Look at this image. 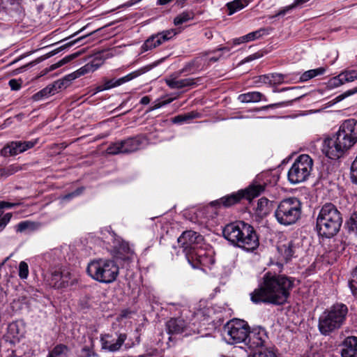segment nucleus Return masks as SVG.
<instances>
[{"instance_id":"e2e57ef3","label":"nucleus","mask_w":357,"mask_h":357,"mask_svg":"<svg viewBox=\"0 0 357 357\" xmlns=\"http://www.w3.org/2000/svg\"><path fill=\"white\" fill-rule=\"evenodd\" d=\"M129 314V312L128 310H123L121 312L119 317L121 319L126 318L128 317V314Z\"/></svg>"},{"instance_id":"dca6fc26","label":"nucleus","mask_w":357,"mask_h":357,"mask_svg":"<svg viewBox=\"0 0 357 357\" xmlns=\"http://www.w3.org/2000/svg\"><path fill=\"white\" fill-rule=\"evenodd\" d=\"M167 328L169 334H180L185 333V335H190L188 331L189 326L181 318L171 319L167 322Z\"/></svg>"},{"instance_id":"6e6d98bb","label":"nucleus","mask_w":357,"mask_h":357,"mask_svg":"<svg viewBox=\"0 0 357 357\" xmlns=\"http://www.w3.org/2000/svg\"><path fill=\"white\" fill-rule=\"evenodd\" d=\"M232 43L234 45H240L241 43H246L245 36H241L240 38H234L232 40Z\"/></svg>"},{"instance_id":"f704fd0d","label":"nucleus","mask_w":357,"mask_h":357,"mask_svg":"<svg viewBox=\"0 0 357 357\" xmlns=\"http://www.w3.org/2000/svg\"><path fill=\"white\" fill-rule=\"evenodd\" d=\"M54 91L52 88V85H49L44 88L43 89L40 90L36 94L33 96V99L36 101L40 100L44 97H48L49 96L54 95Z\"/></svg>"},{"instance_id":"603ef678","label":"nucleus","mask_w":357,"mask_h":357,"mask_svg":"<svg viewBox=\"0 0 357 357\" xmlns=\"http://www.w3.org/2000/svg\"><path fill=\"white\" fill-rule=\"evenodd\" d=\"M116 83H117V79L116 80L110 79V80L105 81L103 84L105 90H108L112 88L119 86V84H116Z\"/></svg>"},{"instance_id":"5701e85b","label":"nucleus","mask_w":357,"mask_h":357,"mask_svg":"<svg viewBox=\"0 0 357 357\" xmlns=\"http://www.w3.org/2000/svg\"><path fill=\"white\" fill-rule=\"evenodd\" d=\"M152 68V66H144L135 71H133L128 75H126V76L124 77H122L119 79H117V83L116 84H119V86L127 82H129L146 73H147L148 71H149Z\"/></svg>"},{"instance_id":"2eb2a0df","label":"nucleus","mask_w":357,"mask_h":357,"mask_svg":"<svg viewBox=\"0 0 357 357\" xmlns=\"http://www.w3.org/2000/svg\"><path fill=\"white\" fill-rule=\"evenodd\" d=\"M342 357H357V337L349 336L340 344Z\"/></svg>"},{"instance_id":"a878e982","label":"nucleus","mask_w":357,"mask_h":357,"mask_svg":"<svg viewBox=\"0 0 357 357\" xmlns=\"http://www.w3.org/2000/svg\"><path fill=\"white\" fill-rule=\"evenodd\" d=\"M79 54H80V52H75L74 54H70V55H68V56H65L64 58H63L62 59L59 61L57 63H54V64L51 65L49 68H47L44 69L43 75H45V74L48 73L49 72L54 70L55 69H56V68L63 66L64 64L70 62L73 59H74L76 57H77Z\"/></svg>"},{"instance_id":"b1692460","label":"nucleus","mask_w":357,"mask_h":357,"mask_svg":"<svg viewBox=\"0 0 357 357\" xmlns=\"http://www.w3.org/2000/svg\"><path fill=\"white\" fill-rule=\"evenodd\" d=\"M264 190V186L263 185H251L247 189L243 191H240L243 195V197H245L248 200H252L255 197L259 196Z\"/></svg>"},{"instance_id":"9b49d317","label":"nucleus","mask_w":357,"mask_h":357,"mask_svg":"<svg viewBox=\"0 0 357 357\" xmlns=\"http://www.w3.org/2000/svg\"><path fill=\"white\" fill-rule=\"evenodd\" d=\"M48 282L54 289H62L76 284L77 279L68 271L55 270L51 273Z\"/></svg>"},{"instance_id":"412c9836","label":"nucleus","mask_w":357,"mask_h":357,"mask_svg":"<svg viewBox=\"0 0 357 357\" xmlns=\"http://www.w3.org/2000/svg\"><path fill=\"white\" fill-rule=\"evenodd\" d=\"M100 66V64L98 62L93 61L81 67L77 70L68 75V78L70 79H75L82 75L94 72L99 68Z\"/></svg>"},{"instance_id":"3c124183","label":"nucleus","mask_w":357,"mask_h":357,"mask_svg":"<svg viewBox=\"0 0 357 357\" xmlns=\"http://www.w3.org/2000/svg\"><path fill=\"white\" fill-rule=\"evenodd\" d=\"M271 78H270V74L268 75H261L259 77H257V79L255 81V83H261L264 84H268L271 86Z\"/></svg>"},{"instance_id":"4468645a","label":"nucleus","mask_w":357,"mask_h":357,"mask_svg":"<svg viewBox=\"0 0 357 357\" xmlns=\"http://www.w3.org/2000/svg\"><path fill=\"white\" fill-rule=\"evenodd\" d=\"M268 337L265 331L261 328L249 331L248 336L245 344L251 349L261 348L266 342Z\"/></svg>"},{"instance_id":"de8ad7c7","label":"nucleus","mask_w":357,"mask_h":357,"mask_svg":"<svg viewBox=\"0 0 357 357\" xmlns=\"http://www.w3.org/2000/svg\"><path fill=\"white\" fill-rule=\"evenodd\" d=\"M20 169V167L16 165H11L8 166V167L3 169V174L6 176H10L12 174H14L15 173L17 172Z\"/></svg>"},{"instance_id":"f8f14e48","label":"nucleus","mask_w":357,"mask_h":357,"mask_svg":"<svg viewBox=\"0 0 357 357\" xmlns=\"http://www.w3.org/2000/svg\"><path fill=\"white\" fill-rule=\"evenodd\" d=\"M176 34V33L174 29H169L153 35L144 42L142 46V49L144 52L151 50L160 45L164 42L169 40Z\"/></svg>"},{"instance_id":"aec40b11","label":"nucleus","mask_w":357,"mask_h":357,"mask_svg":"<svg viewBox=\"0 0 357 357\" xmlns=\"http://www.w3.org/2000/svg\"><path fill=\"white\" fill-rule=\"evenodd\" d=\"M123 153H130L140 149L143 139L139 137H130L121 140Z\"/></svg>"},{"instance_id":"0eeeda50","label":"nucleus","mask_w":357,"mask_h":357,"mask_svg":"<svg viewBox=\"0 0 357 357\" xmlns=\"http://www.w3.org/2000/svg\"><path fill=\"white\" fill-rule=\"evenodd\" d=\"M86 272L93 280L109 284L116 280L119 275V266L113 260L99 259L88 264Z\"/></svg>"},{"instance_id":"8fccbe9b","label":"nucleus","mask_w":357,"mask_h":357,"mask_svg":"<svg viewBox=\"0 0 357 357\" xmlns=\"http://www.w3.org/2000/svg\"><path fill=\"white\" fill-rule=\"evenodd\" d=\"M31 222L28 221L21 222L17 225L16 231L17 232H22L31 227Z\"/></svg>"},{"instance_id":"f257e3e1","label":"nucleus","mask_w":357,"mask_h":357,"mask_svg":"<svg viewBox=\"0 0 357 357\" xmlns=\"http://www.w3.org/2000/svg\"><path fill=\"white\" fill-rule=\"evenodd\" d=\"M294 285V280L291 278L266 273L259 287L250 293V300L255 304L264 303L282 305L289 298Z\"/></svg>"},{"instance_id":"79ce46f5","label":"nucleus","mask_w":357,"mask_h":357,"mask_svg":"<svg viewBox=\"0 0 357 357\" xmlns=\"http://www.w3.org/2000/svg\"><path fill=\"white\" fill-rule=\"evenodd\" d=\"M271 78V86H275L281 84L282 83H287V81H285L286 75L280 74V73H272L270 74Z\"/></svg>"},{"instance_id":"5fc2aeb1","label":"nucleus","mask_w":357,"mask_h":357,"mask_svg":"<svg viewBox=\"0 0 357 357\" xmlns=\"http://www.w3.org/2000/svg\"><path fill=\"white\" fill-rule=\"evenodd\" d=\"M15 205H17V204L10 203V202H0V209L4 208H11Z\"/></svg>"},{"instance_id":"4d7b16f0","label":"nucleus","mask_w":357,"mask_h":357,"mask_svg":"<svg viewBox=\"0 0 357 357\" xmlns=\"http://www.w3.org/2000/svg\"><path fill=\"white\" fill-rule=\"evenodd\" d=\"M12 218V213H8L6 214H5L1 218V220L6 224L7 225L10 220V218Z\"/></svg>"},{"instance_id":"6e6552de","label":"nucleus","mask_w":357,"mask_h":357,"mask_svg":"<svg viewBox=\"0 0 357 357\" xmlns=\"http://www.w3.org/2000/svg\"><path fill=\"white\" fill-rule=\"evenodd\" d=\"M302 204L296 197L282 199L275 211L277 221L282 225L289 226L296 223L301 218Z\"/></svg>"},{"instance_id":"423d86ee","label":"nucleus","mask_w":357,"mask_h":357,"mask_svg":"<svg viewBox=\"0 0 357 357\" xmlns=\"http://www.w3.org/2000/svg\"><path fill=\"white\" fill-rule=\"evenodd\" d=\"M348 308L346 305L336 303L326 310L319 318L318 328L324 335H328L344 324Z\"/></svg>"},{"instance_id":"393cba45","label":"nucleus","mask_w":357,"mask_h":357,"mask_svg":"<svg viewBox=\"0 0 357 357\" xmlns=\"http://www.w3.org/2000/svg\"><path fill=\"white\" fill-rule=\"evenodd\" d=\"M249 3V0H234L233 1L228 2L226 7L228 10V15H231L234 13L242 10L247 6Z\"/></svg>"},{"instance_id":"0e129e2a","label":"nucleus","mask_w":357,"mask_h":357,"mask_svg":"<svg viewBox=\"0 0 357 357\" xmlns=\"http://www.w3.org/2000/svg\"><path fill=\"white\" fill-rule=\"evenodd\" d=\"M164 105L162 103V102H160L158 103H156L152 108H151V110H153V109H159L162 107H163Z\"/></svg>"},{"instance_id":"72a5a7b5","label":"nucleus","mask_w":357,"mask_h":357,"mask_svg":"<svg viewBox=\"0 0 357 357\" xmlns=\"http://www.w3.org/2000/svg\"><path fill=\"white\" fill-rule=\"evenodd\" d=\"M198 116V114L195 112H191L187 114L176 116L172 119L174 123H182L183 122H189L190 120L195 119Z\"/></svg>"},{"instance_id":"4be33fe9","label":"nucleus","mask_w":357,"mask_h":357,"mask_svg":"<svg viewBox=\"0 0 357 357\" xmlns=\"http://www.w3.org/2000/svg\"><path fill=\"white\" fill-rule=\"evenodd\" d=\"M241 102H257L260 100L266 101V97L260 92L252 91L246 93L241 94L238 98Z\"/></svg>"},{"instance_id":"e433bc0d","label":"nucleus","mask_w":357,"mask_h":357,"mask_svg":"<svg viewBox=\"0 0 357 357\" xmlns=\"http://www.w3.org/2000/svg\"><path fill=\"white\" fill-rule=\"evenodd\" d=\"M249 357H278L275 351L273 348L260 349L258 352L249 356Z\"/></svg>"},{"instance_id":"39448f33","label":"nucleus","mask_w":357,"mask_h":357,"mask_svg":"<svg viewBox=\"0 0 357 357\" xmlns=\"http://www.w3.org/2000/svg\"><path fill=\"white\" fill-rule=\"evenodd\" d=\"M342 223V218L340 211L333 204H326L319 213L316 227L320 236L331 238L338 232Z\"/></svg>"},{"instance_id":"cd10ccee","label":"nucleus","mask_w":357,"mask_h":357,"mask_svg":"<svg viewBox=\"0 0 357 357\" xmlns=\"http://www.w3.org/2000/svg\"><path fill=\"white\" fill-rule=\"evenodd\" d=\"M294 244L291 241L278 246V251L287 261L294 255Z\"/></svg>"},{"instance_id":"c9c22d12","label":"nucleus","mask_w":357,"mask_h":357,"mask_svg":"<svg viewBox=\"0 0 357 357\" xmlns=\"http://www.w3.org/2000/svg\"><path fill=\"white\" fill-rule=\"evenodd\" d=\"M266 34H268V29L263 28V29H260L257 31L250 32L248 34L245 35L244 36H245V41L247 43L249 41H252V40L258 39L260 37H261L262 36L266 35Z\"/></svg>"},{"instance_id":"20e7f679","label":"nucleus","mask_w":357,"mask_h":357,"mask_svg":"<svg viewBox=\"0 0 357 357\" xmlns=\"http://www.w3.org/2000/svg\"><path fill=\"white\" fill-rule=\"evenodd\" d=\"M204 241L202 235L194 231H185L178 238V243L185 253L188 262L193 268H198V264L206 265L207 257L199 248Z\"/></svg>"},{"instance_id":"864d4df0","label":"nucleus","mask_w":357,"mask_h":357,"mask_svg":"<svg viewBox=\"0 0 357 357\" xmlns=\"http://www.w3.org/2000/svg\"><path fill=\"white\" fill-rule=\"evenodd\" d=\"M8 84L12 90L17 91L21 88V84L15 79H10Z\"/></svg>"},{"instance_id":"6ab92c4d","label":"nucleus","mask_w":357,"mask_h":357,"mask_svg":"<svg viewBox=\"0 0 357 357\" xmlns=\"http://www.w3.org/2000/svg\"><path fill=\"white\" fill-rule=\"evenodd\" d=\"M165 83L170 89H180L187 86H192L195 84V82L192 78L177 79L174 75H170L169 77L165 79Z\"/></svg>"},{"instance_id":"37998d69","label":"nucleus","mask_w":357,"mask_h":357,"mask_svg":"<svg viewBox=\"0 0 357 357\" xmlns=\"http://www.w3.org/2000/svg\"><path fill=\"white\" fill-rule=\"evenodd\" d=\"M63 48V47H59V48H58L56 50H54L49 52L45 57H39V58L36 59V60L29 63L28 64L24 66L23 68H26L29 67V66H33L34 65L41 62L44 59L55 55L56 54H57Z\"/></svg>"},{"instance_id":"a19ab883","label":"nucleus","mask_w":357,"mask_h":357,"mask_svg":"<svg viewBox=\"0 0 357 357\" xmlns=\"http://www.w3.org/2000/svg\"><path fill=\"white\" fill-rule=\"evenodd\" d=\"M346 225L349 231L357 234V211L351 214Z\"/></svg>"},{"instance_id":"7ed1b4c3","label":"nucleus","mask_w":357,"mask_h":357,"mask_svg":"<svg viewBox=\"0 0 357 357\" xmlns=\"http://www.w3.org/2000/svg\"><path fill=\"white\" fill-rule=\"evenodd\" d=\"M223 236L232 245L246 251H253L259 245V238L252 226L243 221L227 225L222 230Z\"/></svg>"},{"instance_id":"774afa93","label":"nucleus","mask_w":357,"mask_h":357,"mask_svg":"<svg viewBox=\"0 0 357 357\" xmlns=\"http://www.w3.org/2000/svg\"><path fill=\"white\" fill-rule=\"evenodd\" d=\"M221 56V55H220L219 56H213V57H211L209 59H208V61L209 62H215V61H218L220 59V57Z\"/></svg>"},{"instance_id":"69168bd1","label":"nucleus","mask_w":357,"mask_h":357,"mask_svg":"<svg viewBox=\"0 0 357 357\" xmlns=\"http://www.w3.org/2000/svg\"><path fill=\"white\" fill-rule=\"evenodd\" d=\"M176 99V98H168L165 100H163L162 101L164 106L166 105H168L169 103H171L172 101H174V100Z\"/></svg>"},{"instance_id":"c85d7f7f","label":"nucleus","mask_w":357,"mask_h":357,"mask_svg":"<svg viewBox=\"0 0 357 357\" xmlns=\"http://www.w3.org/2000/svg\"><path fill=\"white\" fill-rule=\"evenodd\" d=\"M326 71L325 68L320 67L316 69H312L305 71L300 77V81L301 82H306L310 79H312L318 75H323Z\"/></svg>"},{"instance_id":"58836bf2","label":"nucleus","mask_w":357,"mask_h":357,"mask_svg":"<svg viewBox=\"0 0 357 357\" xmlns=\"http://www.w3.org/2000/svg\"><path fill=\"white\" fill-rule=\"evenodd\" d=\"M107 153L110 155L123 153L121 142L118 141L111 144L107 149Z\"/></svg>"},{"instance_id":"7c9ffc66","label":"nucleus","mask_w":357,"mask_h":357,"mask_svg":"<svg viewBox=\"0 0 357 357\" xmlns=\"http://www.w3.org/2000/svg\"><path fill=\"white\" fill-rule=\"evenodd\" d=\"M69 349L64 344L56 345L48 354L47 357H67Z\"/></svg>"},{"instance_id":"ea45409f","label":"nucleus","mask_w":357,"mask_h":357,"mask_svg":"<svg viewBox=\"0 0 357 357\" xmlns=\"http://www.w3.org/2000/svg\"><path fill=\"white\" fill-rule=\"evenodd\" d=\"M341 77L344 79V83L351 82L357 79V70H347L341 73Z\"/></svg>"},{"instance_id":"49530a36","label":"nucleus","mask_w":357,"mask_h":357,"mask_svg":"<svg viewBox=\"0 0 357 357\" xmlns=\"http://www.w3.org/2000/svg\"><path fill=\"white\" fill-rule=\"evenodd\" d=\"M357 93V87H354L351 89L347 90L344 93L339 95L335 98L336 102H340L344 100L345 98H347L351 95H354Z\"/></svg>"},{"instance_id":"9d476101","label":"nucleus","mask_w":357,"mask_h":357,"mask_svg":"<svg viewBox=\"0 0 357 357\" xmlns=\"http://www.w3.org/2000/svg\"><path fill=\"white\" fill-rule=\"evenodd\" d=\"M312 165V160L308 155L303 154L298 156L288 172L289 181L291 183L305 181L310 176Z\"/></svg>"},{"instance_id":"052dcab7","label":"nucleus","mask_w":357,"mask_h":357,"mask_svg":"<svg viewBox=\"0 0 357 357\" xmlns=\"http://www.w3.org/2000/svg\"><path fill=\"white\" fill-rule=\"evenodd\" d=\"M105 91V89H104L103 85L98 86H96V87L94 89L93 94H96L97 93L100 92V91Z\"/></svg>"},{"instance_id":"4c0bfd02","label":"nucleus","mask_w":357,"mask_h":357,"mask_svg":"<svg viewBox=\"0 0 357 357\" xmlns=\"http://www.w3.org/2000/svg\"><path fill=\"white\" fill-rule=\"evenodd\" d=\"M73 80V79L68 78V75H66L63 79L54 82L52 84L54 93L57 92L59 90L66 88Z\"/></svg>"},{"instance_id":"bb28decb","label":"nucleus","mask_w":357,"mask_h":357,"mask_svg":"<svg viewBox=\"0 0 357 357\" xmlns=\"http://www.w3.org/2000/svg\"><path fill=\"white\" fill-rule=\"evenodd\" d=\"M243 197V195L239 191L237 193H234L221 198L219 202L223 206L228 207L238 203Z\"/></svg>"},{"instance_id":"1a4fd4ad","label":"nucleus","mask_w":357,"mask_h":357,"mask_svg":"<svg viewBox=\"0 0 357 357\" xmlns=\"http://www.w3.org/2000/svg\"><path fill=\"white\" fill-rule=\"evenodd\" d=\"M250 326L241 319H232L228 321L223 328L224 337L229 344H237L247 340Z\"/></svg>"},{"instance_id":"a18cd8bd","label":"nucleus","mask_w":357,"mask_h":357,"mask_svg":"<svg viewBox=\"0 0 357 357\" xmlns=\"http://www.w3.org/2000/svg\"><path fill=\"white\" fill-rule=\"evenodd\" d=\"M341 73H340L337 76L331 78L329 80V85L332 87H338L344 83V79H342Z\"/></svg>"},{"instance_id":"bf43d9fd","label":"nucleus","mask_w":357,"mask_h":357,"mask_svg":"<svg viewBox=\"0 0 357 357\" xmlns=\"http://www.w3.org/2000/svg\"><path fill=\"white\" fill-rule=\"evenodd\" d=\"M151 101V99L149 96H144L140 100V103L142 105H148Z\"/></svg>"},{"instance_id":"c03bdc74","label":"nucleus","mask_w":357,"mask_h":357,"mask_svg":"<svg viewBox=\"0 0 357 357\" xmlns=\"http://www.w3.org/2000/svg\"><path fill=\"white\" fill-rule=\"evenodd\" d=\"M29 275V266L25 261H21L19 264V276L21 279H26Z\"/></svg>"},{"instance_id":"a211bd4d","label":"nucleus","mask_w":357,"mask_h":357,"mask_svg":"<svg viewBox=\"0 0 357 357\" xmlns=\"http://www.w3.org/2000/svg\"><path fill=\"white\" fill-rule=\"evenodd\" d=\"M113 248L119 255H123L122 259H128L133 252L128 242L123 241L120 237L113 236Z\"/></svg>"},{"instance_id":"09e8293b","label":"nucleus","mask_w":357,"mask_h":357,"mask_svg":"<svg viewBox=\"0 0 357 357\" xmlns=\"http://www.w3.org/2000/svg\"><path fill=\"white\" fill-rule=\"evenodd\" d=\"M83 190H84L83 188H78V189L75 190V191H73L70 193H68V194L64 195L63 197H62V199L63 200H70V199L79 195L83 192Z\"/></svg>"},{"instance_id":"13d9d810","label":"nucleus","mask_w":357,"mask_h":357,"mask_svg":"<svg viewBox=\"0 0 357 357\" xmlns=\"http://www.w3.org/2000/svg\"><path fill=\"white\" fill-rule=\"evenodd\" d=\"M231 48L229 47H219L216 50H214L212 52H206L205 53V55H208L209 53H215L216 52H218V51H226V52H229L230 51Z\"/></svg>"},{"instance_id":"f3484780","label":"nucleus","mask_w":357,"mask_h":357,"mask_svg":"<svg viewBox=\"0 0 357 357\" xmlns=\"http://www.w3.org/2000/svg\"><path fill=\"white\" fill-rule=\"evenodd\" d=\"M108 337H109V335L108 334L101 335L100 342L102 349L104 350H107L109 351L114 352L120 349V348L126 341L127 335L124 333L119 334V335L118 336V339L114 343H112L111 342L107 340V338Z\"/></svg>"},{"instance_id":"ddd939ff","label":"nucleus","mask_w":357,"mask_h":357,"mask_svg":"<svg viewBox=\"0 0 357 357\" xmlns=\"http://www.w3.org/2000/svg\"><path fill=\"white\" fill-rule=\"evenodd\" d=\"M36 142V140L12 142L1 149V153L4 157L15 155L33 147Z\"/></svg>"},{"instance_id":"338daca9","label":"nucleus","mask_w":357,"mask_h":357,"mask_svg":"<svg viewBox=\"0 0 357 357\" xmlns=\"http://www.w3.org/2000/svg\"><path fill=\"white\" fill-rule=\"evenodd\" d=\"M256 58H257V56L255 55H250V56H248L247 58H245V61L248 62V61L255 59Z\"/></svg>"},{"instance_id":"f03ea898","label":"nucleus","mask_w":357,"mask_h":357,"mask_svg":"<svg viewBox=\"0 0 357 357\" xmlns=\"http://www.w3.org/2000/svg\"><path fill=\"white\" fill-rule=\"evenodd\" d=\"M357 142V121H344L333 137L324 141L323 151L327 157L335 160L341 157Z\"/></svg>"},{"instance_id":"473e14b6","label":"nucleus","mask_w":357,"mask_h":357,"mask_svg":"<svg viewBox=\"0 0 357 357\" xmlns=\"http://www.w3.org/2000/svg\"><path fill=\"white\" fill-rule=\"evenodd\" d=\"M194 18V13L192 11H184L174 19V24L176 26L181 25Z\"/></svg>"},{"instance_id":"c756f323","label":"nucleus","mask_w":357,"mask_h":357,"mask_svg":"<svg viewBox=\"0 0 357 357\" xmlns=\"http://www.w3.org/2000/svg\"><path fill=\"white\" fill-rule=\"evenodd\" d=\"M8 337L12 339L13 342L18 341L22 336L17 323L13 322L8 326Z\"/></svg>"},{"instance_id":"680f3d73","label":"nucleus","mask_w":357,"mask_h":357,"mask_svg":"<svg viewBox=\"0 0 357 357\" xmlns=\"http://www.w3.org/2000/svg\"><path fill=\"white\" fill-rule=\"evenodd\" d=\"M172 1L173 0H158L157 4L163 6V5H166V4L169 3V2Z\"/></svg>"},{"instance_id":"2f4dec72","label":"nucleus","mask_w":357,"mask_h":357,"mask_svg":"<svg viewBox=\"0 0 357 357\" xmlns=\"http://www.w3.org/2000/svg\"><path fill=\"white\" fill-rule=\"evenodd\" d=\"M256 211L259 215H265L269 212V201L265 197L260 198L257 202Z\"/></svg>"}]
</instances>
